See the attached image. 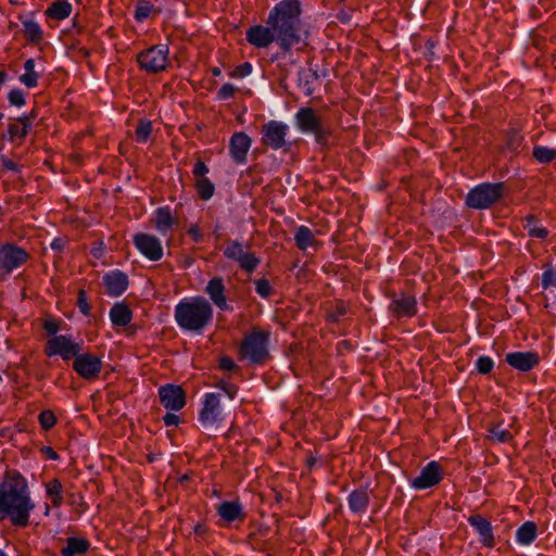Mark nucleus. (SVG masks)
<instances>
[{"instance_id": "6", "label": "nucleus", "mask_w": 556, "mask_h": 556, "mask_svg": "<svg viewBox=\"0 0 556 556\" xmlns=\"http://www.w3.org/2000/svg\"><path fill=\"white\" fill-rule=\"evenodd\" d=\"M293 123L301 134H312L318 144H326L328 130L323 126L321 119L314 109L300 108L293 116Z\"/></svg>"}, {"instance_id": "36", "label": "nucleus", "mask_w": 556, "mask_h": 556, "mask_svg": "<svg viewBox=\"0 0 556 556\" xmlns=\"http://www.w3.org/2000/svg\"><path fill=\"white\" fill-rule=\"evenodd\" d=\"M195 188L199 197L203 201H208L215 193V185L208 178L198 179L195 182Z\"/></svg>"}, {"instance_id": "14", "label": "nucleus", "mask_w": 556, "mask_h": 556, "mask_svg": "<svg viewBox=\"0 0 556 556\" xmlns=\"http://www.w3.org/2000/svg\"><path fill=\"white\" fill-rule=\"evenodd\" d=\"M103 367L101 357L91 353L80 352L73 362V369L85 380H92L99 376Z\"/></svg>"}, {"instance_id": "5", "label": "nucleus", "mask_w": 556, "mask_h": 556, "mask_svg": "<svg viewBox=\"0 0 556 556\" xmlns=\"http://www.w3.org/2000/svg\"><path fill=\"white\" fill-rule=\"evenodd\" d=\"M269 344L270 332L254 328L244 336L239 351L243 359L260 365L269 356Z\"/></svg>"}, {"instance_id": "57", "label": "nucleus", "mask_w": 556, "mask_h": 556, "mask_svg": "<svg viewBox=\"0 0 556 556\" xmlns=\"http://www.w3.org/2000/svg\"><path fill=\"white\" fill-rule=\"evenodd\" d=\"M43 329L46 332L51 336L52 338L59 336L58 332L60 331V326L58 323L53 320H47L43 325Z\"/></svg>"}, {"instance_id": "53", "label": "nucleus", "mask_w": 556, "mask_h": 556, "mask_svg": "<svg viewBox=\"0 0 556 556\" xmlns=\"http://www.w3.org/2000/svg\"><path fill=\"white\" fill-rule=\"evenodd\" d=\"M4 140L13 141L15 138L21 139V127L16 124H10L8 126V136L3 135Z\"/></svg>"}, {"instance_id": "1", "label": "nucleus", "mask_w": 556, "mask_h": 556, "mask_svg": "<svg viewBox=\"0 0 556 556\" xmlns=\"http://www.w3.org/2000/svg\"><path fill=\"white\" fill-rule=\"evenodd\" d=\"M301 14L300 0H281L269 10L266 25L256 24L247 29V41L258 49L275 42L279 49L270 55L271 63L291 56L293 46L306 43L299 29Z\"/></svg>"}, {"instance_id": "48", "label": "nucleus", "mask_w": 556, "mask_h": 556, "mask_svg": "<svg viewBox=\"0 0 556 556\" xmlns=\"http://www.w3.org/2000/svg\"><path fill=\"white\" fill-rule=\"evenodd\" d=\"M236 90H237V88L232 84H230V83L224 84L217 92V100H219V101L230 100L233 97Z\"/></svg>"}, {"instance_id": "35", "label": "nucleus", "mask_w": 556, "mask_h": 556, "mask_svg": "<svg viewBox=\"0 0 556 556\" xmlns=\"http://www.w3.org/2000/svg\"><path fill=\"white\" fill-rule=\"evenodd\" d=\"M533 157L541 164H547L556 157V150L546 146H534Z\"/></svg>"}, {"instance_id": "42", "label": "nucleus", "mask_w": 556, "mask_h": 556, "mask_svg": "<svg viewBox=\"0 0 556 556\" xmlns=\"http://www.w3.org/2000/svg\"><path fill=\"white\" fill-rule=\"evenodd\" d=\"M255 286V292L262 298V299H268L274 293V288L271 287L270 282L266 278H261L254 280Z\"/></svg>"}, {"instance_id": "10", "label": "nucleus", "mask_w": 556, "mask_h": 556, "mask_svg": "<svg viewBox=\"0 0 556 556\" xmlns=\"http://www.w3.org/2000/svg\"><path fill=\"white\" fill-rule=\"evenodd\" d=\"M248 245L239 240H232L225 248L223 254L227 260L236 262L239 267L251 274L261 263V258L247 250Z\"/></svg>"}, {"instance_id": "62", "label": "nucleus", "mask_w": 556, "mask_h": 556, "mask_svg": "<svg viewBox=\"0 0 556 556\" xmlns=\"http://www.w3.org/2000/svg\"><path fill=\"white\" fill-rule=\"evenodd\" d=\"M41 452L51 460L59 459V454L51 446H43Z\"/></svg>"}, {"instance_id": "55", "label": "nucleus", "mask_w": 556, "mask_h": 556, "mask_svg": "<svg viewBox=\"0 0 556 556\" xmlns=\"http://www.w3.org/2000/svg\"><path fill=\"white\" fill-rule=\"evenodd\" d=\"M188 235L191 237L192 241L195 243H200L203 241V232L197 225H191L189 227Z\"/></svg>"}, {"instance_id": "34", "label": "nucleus", "mask_w": 556, "mask_h": 556, "mask_svg": "<svg viewBox=\"0 0 556 556\" xmlns=\"http://www.w3.org/2000/svg\"><path fill=\"white\" fill-rule=\"evenodd\" d=\"M153 11H155V8L150 1L138 0L135 7L134 18L138 23H142Z\"/></svg>"}, {"instance_id": "31", "label": "nucleus", "mask_w": 556, "mask_h": 556, "mask_svg": "<svg viewBox=\"0 0 556 556\" xmlns=\"http://www.w3.org/2000/svg\"><path fill=\"white\" fill-rule=\"evenodd\" d=\"M47 496L51 500L53 507H60L63 504V484L59 479H52L45 484Z\"/></svg>"}, {"instance_id": "52", "label": "nucleus", "mask_w": 556, "mask_h": 556, "mask_svg": "<svg viewBox=\"0 0 556 556\" xmlns=\"http://www.w3.org/2000/svg\"><path fill=\"white\" fill-rule=\"evenodd\" d=\"M210 172V168L205 165L204 162L198 161L192 169V173L198 179L206 178L205 175Z\"/></svg>"}, {"instance_id": "39", "label": "nucleus", "mask_w": 556, "mask_h": 556, "mask_svg": "<svg viewBox=\"0 0 556 556\" xmlns=\"http://www.w3.org/2000/svg\"><path fill=\"white\" fill-rule=\"evenodd\" d=\"M152 129H153V126H152V122L147 119V118H142L139 121V124L136 128V140L137 142L139 143H146L151 134H152Z\"/></svg>"}, {"instance_id": "37", "label": "nucleus", "mask_w": 556, "mask_h": 556, "mask_svg": "<svg viewBox=\"0 0 556 556\" xmlns=\"http://www.w3.org/2000/svg\"><path fill=\"white\" fill-rule=\"evenodd\" d=\"M528 233L530 237L538 239H545L548 236V230L538 225V220L534 216L528 215L526 217Z\"/></svg>"}, {"instance_id": "50", "label": "nucleus", "mask_w": 556, "mask_h": 556, "mask_svg": "<svg viewBox=\"0 0 556 556\" xmlns=\"http://www.w3.org/2000/svg\"><path fill=\"white\" fill-rule=\"evenodd\" d=\"M253 66L250 62H244L236 67L233 76L244 78L252 74Z\"/></svg>"}, {"instance_id": "44", "label": "nucleus", "mask_w": 556, "mask_h": 556, "mask_svg": "<svg viewBox=\"0 0 556 556\" xmlns=\"http://www.w3.org/2000/svg\"><path fill=\"white\" fill-rule=\"evenodd\" d=\"M8 101L12 106L23 108L26 104L24 91L20 88L12 89L8 93Z\"/></svg>"}, {"instance_id": "25", "label": "nucleus", "mask_w": 556, "mask_h": 556, "mask_svg": "<svg viewBox=\"0 0 556 556\" xmlns=\"http://www.w3.org/2000/svg\"><path fill=\"white\" fill-rule=\"evenodd\" d=\"M348 506L354 515H363L369 505V495L366 490L355 489L348 495Z\"/></svg>"}, {"instance_id": "11", "label": "nucleus", "mask_w": 556, "mask_h": 556, "mask_svg": "<svg viewBox=\"0 0 556 556\" xmlns=\"http://www.w3.org/2000/svg\"><path fill=\"white\" fill-rule=\"evenodd\" d=\"M29 256V253L24 248L12 242H5L0 245V270L10 275L23 266Z\"/></svg>"}, {"instance_id": "30", "label": "nucleus", "mask_w": 556, "mask_h": 556, "mask_svg": "<svg viewBox=\"0 0 556 556\" xmlns=\"http://www.w3.org/2000/svg\"><path fill=\"white\" fill-rule=\"evenodd\" d=\"M72 10V4L67 0H59L50 4L46 14L53 20L62 21L71 15Z\"/></svg>"}, {"instance_id": "2", "label": "nucleus", "mask_w": 556, "mask_h": 556, "mask_svg": "<svg viewBox=\"0 0 556 556\" xmlns=\"http://www.w3.org/2000/svg\"><path fill=\"white\" fill-rule=\"evenodd\" d=\"M34 508L35 503L30 498L27 481L17 473L15 484L9 486L8 492L0 496L1 518L9 519L14 527L25 528L29 525Z\"/></svg>"}, {"instance_id": "22", "label": "nucleus", "mask_w": 556, "mask_h": 556, "mask_svg": "<svg viewBox=\"0 0 556 556\" xmlns=\"http://www.w3.org/2000/svg\"><path fill=\"white\" fill-rule=\"evenodd\" d=\"M468 523L479 534L480 542L485 547L494 546V533L492 523L482 515L475 514L468 518Z\"/></svg>"}, {"instance_id": "8", "label": "nucleus", "mask_w": 556, "mask_h": 556, "mask_svg": "<svg viewBox=\"0 0 556 556\" xmlns=\"http://www.w3.org/2000/svg\"><path fill=\"white\" fill-rule=\"evenodd\" d=\"M169 48L167 45H154L137 55L140 68L152 74L167 68Z\"/></svg>"}, {"instance_id": "4", "label": "nucleus", "mask_w": 556, "mask_h": 556, "mask_svg": "<svg viewBox=\"0 0 556 556\" xmlns=\"http://www.w3.org/2000/svg\"><path fill=\"white\" fill-rule=\"evenodd\" d=\"M504 192V182L483 181L469 189L465 197V205L468 208L485 211L498 202Z\"/></svg>"}, {"instance_id": "45", "label": "nucleus", "mask_w": 556, "mask_h": 556, "mask_svg": "<svg viewBox=\"0 0 556 556\" xmlns=\"http://www.w3.org/2000/svg\"><path fill=\"white\" fill-rule=\"evenodd\" d=\"M56 422V417L53 414V412L49 409H45L39 414V424L42 429L49 430L51 429Z\"/></svg>"}, {"instance_id": "41", "label": "nucleus", "mask_w": 556, "mask_h": 556, "mask_svg": "<svg viewBox=\"0 0 556 556\" xmlns=\"http://www.w3.org/2000/svg\"><path fill=\"white\" fill-rule=\"evenodd\" d=\"M495 363L492 357L482 355L475 362L477 371L481 375H489L494 369Z\"/></svg>"}, {"instance_id": "12", "label": "nucleus", "mask_w": 556, "mask_h": 556, "mask_svg": "<svg viewBox=\"0 0 556 556\" xmlns=\"http://www.w3.org/2000/svg\"><path fill=\"white\" fill-rule=\"evenodd\" d=\"M443 477L441 465L437 460H431L422 467L417 477L408 480V484L415 491H425L438 485Z\"/></svg>"}, {"instance_id": "7", "label": "nucleus", "mask_w": 556, "mask_h": 556, "mask_svg": "<svg viewBox=\"0 0 556 556\" xmlns=\"http://www.w3.org/2000/svg\"><path fill=\"white\" fill-rule=\"evenodd\" d=\"M290 127L282 121L270 119L262 125L261 142L271 150L289 149L291 143L287 140Z\"/></svg>"}, {"instance_id": "58", "label": "nucleus", "mask_w": 556, "mask_h": 556, "mask_svg": "<svg viewBox=\"0 0 556 556\" xmlns=\"http://www.w3.org/2000/svg\"><path fill=\"white\" fill-rule=\"evenodd\" d=\"M2 165L5 169L13 172V173L18 174L22 172V166L18 165L17 163H15L14 161H12L11 159L2 157Z\"/></svg>"}, {"instance_id": "17", "label": "nucleus", "mask_w": 556, "mask_h": 556, "mask_svg": "<svg viewBox=\"0 0 556 556\" xmlns=\"http://www.w3.org/2000/svg\"><path fill=\"white\" fill-rule=\"evenodd\" d=\"M540 355L533 351H514L505 355V362L519 372H529L540 364Z\"/></svg>"}, {"instance_id": "16", "label": "nucleus", "mask_w": 556, "mask_h": 556, "mask_svg": "<svg viewBox=\"0 0 556 556\" xmlns=\"http://www.w3.org/2000/svg\"><path fill=\"white\" fill-rule=\"evenodd\" d=\"M134 244L136 249L149 261L157 262L163 255V245L161 240L149 233H136L134 236Z\"/></svg>"}, {"instance_id": "18", "label": "nucleus", "mask_w": 556, "mask_h": 556, "mask_svg": "<svg viewBox=\"0 0 556 556\" xmlns=\"http://www.w3.org/2000/svg\"><path fill=\"white\" fill-rule=\"evenodd\" d=\"M252 146L251 137L244 131L235 132L228 144L229 155L237 165H245L248 163V153Z\"/></svg>"}, {"instance_id": "33", "label": "nucleus", "mask_w": 556, "mask_h": 556, "mask_svg": "<svg viewBox=\"0 0 556 556\" xmlns=\"http://www.w3.org/2000/svg\"><path fill=\"white\" fill-rule=\"evenodd\" d=\"M505 147L508 151L518 154V149L523 141L522 135L517 129H509L505 134Z\"/></svg>"}, {"instance_id": "9", "label": "nucleus", "mask_w": 556, "mask_h": 556, "mask_svg": "<svg viewBox=\"0 0 556 556\" xmlns=\"http://www.w3.org/2000/svg\"><path fill=\"white\" fill-rule=\"evenodd\" d=\"M84 350V341L76 342L72 336L60 334L48 340L46 344V354L50 357L61 356L63 361L76 358Z\"/></svg>"}, {"instance_id": "15", "label": "nucleus", "mask_w": 556, "mask_h": 556, "mask_svg": "<svg viewBox=\"0 0 556 556\" xmlns=\"http://www.w3.org/2000/svg\"><path fill=\"white\" fill-rule=\"evenodd\" d=\"M159 397L163 407L170 412H179L186 405V392L181 386L166 383L159 388Z\"/></svg>"}, {"instance_id": "32", "label": "nucleus", "mask_w": 556, "mask_h": 556, "mask_svg": "<svg viewBox=\"0 0 556 556\" xmlns=\"http://www.w3.org/2000/svg\"><path fill=\"white\" fill-rule=\"evenodd\" d=\"M294 241L298 249L306 251L315 242L314 233L307 226L301 225L295 230Z\"/></svg>"}, {"instance_id": "38", "label": "nucleus", "mask_w": 556, "mask_h": 556, "mask_svg": "<svg viewBox=\"0 0 556 556\" xmlns=\"http://www.w3.org/2000/svg\"><path fill=\"white\" fill-rule=\"evenodd\" d=\"M25 35L34 42L39 41L42 37V29L38 22L31 18L23 21Z\"/></svg>"}, {"instance_id": "24", "label": "nucleus", "mask_w": 556, "mask_h": 556, "mask_svg": "<svg viewBox=\"0 0 556 556\" xmlns=\"http://www.w3.org/2000/svg\"><path fill=\"white\" fill-rule=\"evenodd\" d=\"M109 317L113 326L126 327L132 319V312L124 301L116 302L111 307Z\"/></svg>"}, {"instance_id": "63", "label": "nucleus", "mask_w": 556, "mask_h": 556, "mask_svg": "<svg viewBox=\"0 0 556 556\" xmlns=\"http://www.w3.org/2000/svg\"><path fill=\"white\" fill-rule=\"evenodd\" d=\"M33 124H34V121L21 124L22 125V127H21V139H24L25 137H27L29 131L33 129Z\"/></svg>"}, {"instance_id": "59", "label": "nucleus", "mask_w": 556, "mask_h": 556, "mask_svg": "<svg viewBox=\"0 0 556 556\" xmlns=\"http://www.w3.org/2000/svg\"><path fill=\"white\" fill-rule=\"evenodd\" d=\"M65 244H66L65 239H63L62 237H55L52 239V241L50 243V248L53 251L61 253L65 249Z\"/></svg>"}, {"instance_id": "20", "label": "nucleus", "mask_w": 556, "mask_h": 556, "mask_svg": "<svg viewBox=\"0 0 556 556\" xmlns=\"http://www.w3.org/2000/svg\"><path fill=\"white\" fill-rule=\"evenodd\" d=\"M102 282L106 288V293L111 298L121 296L129 287V278L126 273L119 269H113L105 273Z\"/></svg>"}, {"instance_id": "64", "label": "nucleus", "mask_w": 556, "mask_h": 556, "mask_svg": "<svg viewBox=\"0 0 556 556\" xmlns=\"http://www.w3.org/2000/svg\"><path fill=\"white\" fill-rule=\"evenodd\" d=\"M35 66H36V63H35V60L34 59H27L25 62H24V71L25 72H28V73H37L35 71Z\"/></svg>"}, {"instance_id": "27", "label": "nucleus", "mask_w": 556, "mask_h": 556, "mask_svg": "<svg viewBox=\"0 0 556 556\" xmlns=\"http://www.w3.org/2000/svg\"><path fill=\"white\" fill-rule=\"evenodd\" d=\"M538 538V526L534 521H526L515 533V541L520 546L531 545Z\"/></svg>"}, {"instance_id": "51", "label": "nucleus", "mask_w": 556, "mask_h": 556, "mask_svg": "<svg viewBox=\"0 0 556 556\" xmlns=\"http://www.w3.org/2000/svg\"><path fill=\"white\" fill-rule=\"evenodd\" d=\"M435 46H437L435 41L431 38H429L426 41L424 52H422L426 60L432 61L435 59V52H434Z\"/></svg>"}, {"instance_id": "40", "label": "nucleus", "mask_w": 556, "mask_h": 556, "mask_svg": "<svg viewBox=\"0 0 556 556\" xmlns=\"http://www.w3.org/2000/svg\"><path fill=\"white\" fill-rule=\"evenodd\" d=\"M488 438L496 443H507L511 440L513 435L508 430L502 429L500 425H496L489 429Z\"/></svg>"}, {"instance_id": "56", "label": "nucleus", "mask_w": 556, "mask_h": 556, "mask_svg": "<svg viewBox=\"0 0 556 556\" xmlns=\"http://www.w3.org/2000/svg\"><path fill=\"white\" fill-rule=\"evenodd\" d=\"M219 367L223 370L232 371V370H235L237 368V364L229 356H223L219 359Z\"/></svg>"}, {"instance_id": "19", "label": "nucleus", "mask_w": 556, "mask_h": 556, "mask_svg": "<svg viewBox=\"0 0 556 556\" xmlns=\"http://www.w3.org/2000/svg\"><path fill=\"white\" fill-rule=\"evenodd\" d=\"M216 513L223 526H232L236 522H242L247 517L244 506L239 500L222 501L216 505Z\"/></svg>"}, {"instance_id": "47", "label": "nucleus", "mask_w": 556, "mask_h": 556, "mask_svg": "<svg viewBox=\"0 0 556 556\" xmlns=\"http://www.w3.org/2000/svg\"><path fill=\"white\" fill-rule=\"evenodd\" d=\"M348 313V307L344 303H338L336 307H333L328 313V319L333 323H338L345 314Z\"/></svg>"}, {"instance_id": "3", "label": "nucleus", "mask_w": 556, "mask_h": 556, "mask_svg": "<svg viewBox=\"0 0 556 556\" xmlns=\"http://www.w3.org/2000/svg\"><path fill=\"white\" fill-rule=\"evenodd\" d=\"M214 309L204 296L182 298L174 309V319L182 331L202 333L212 324Z\"/></svg>"}, {"instance_id": "46", "label": "nucleus", "mask_w": 556, "mask_h": 556, "mask_svg": "<svg viewBox=\"0 0 556 556\" xmlns=\"http://www.w3.org/2000/svg\"><path fill=\"white\" fill-rule=\"evenodd\" d=\"M77 306H78V309L79 312L86 316V317H89L90 314H91V306L88 302V298H87V292L83 289L79 290L78 292V298H77Z\"/></svg>"}, {"instance_id": "43", "label": "nucleus", "mask_w": 556, "mask_h": 556, "mask_svg": "<svg viewBox=\"0 0 556 556\" xmlns=\"http://www.w3.org/2000/svg\"><path fill=\"white\" fill-rule=\"evenodd\" d=\"M541 286L544 290L551 287L556 288V269L548 266L544 269L541 278Z\"/></svg>"}, {"instance_id": "21", "label": "nucleus", "mask_w": 556, "mask_h": 556, "mask_svg": "<svg viewBox=\"0 0 556 556\" xmlns=\"http://www.w3.org/2000/svg\"><path fill=\"white\" fill-rule=\"evenodd\" d=\"M204 291L213 304L220 311L231 312L233 309V307L227 302L226 287L223 277L215 276L210 279Z\"/></svg>"}, {"instance_id": "61", "label": "nucleus", "mask_w": 556, "mask_h": 556, "mask_svg": "<svg viewBox=\"0 0 556 556\" xmlns=\"http://www.w3.org/2000/svg\"><path fill=\"white\" fill-rule=\"evenodd\" d=\"M249 539L254 549L262 551L264 548V542L257 538L256 533H251Z\"/></svg>"}, {"instance_id": "49", "label": "nucleus", "mask_w": 556, "mask_h": 556, "mask_svg": "<svg viewBox=\"0 0 556 556\" xmlns=\"http://www.w3.org/2000/svg\"><path fill=\"white\" fill-rule=\"evenodd\" d=\"M38 78H39V74L38 73L25 72L24 74H22L20 76V81L24 86H26L28 89H33V88L37 87Z\"/></svg>"}, {"instance_id": "13", "label": "nucleus", "mask_w": 556, "mask_h": 556, "mask_svg": "<svg viewBox=\"0 0 556 556\" xmlns=\"http://www.w3.org/2000/svg\"><path fill=\"white\" fill-rule=\"evenodd\" d=\"M222 410L220 395L214 392L204 393L198 420L203 428H212L220 419Z\"/></svg>"}, {"instance_id": "60", "label": "nucleus", "mask_w": 556, "mask_h": 556, "mask_svg": "<svg viewBox=\"0 0 556 556\" xmlns=\"http://www.w3.org/2000/svg\"><path fill=\"white\" fill-rule=\"evenodd\" d=\"M36 118H37V112L35 110H33L30 112H25L22 115H20L18 117L13 118V119L16 121L18 124H23V123H28L30 121H35Z\"/></svg>"}, {"instance_id": "23", "label": "nucleus", "mask_w": 556, "mask_h": 556, "mask_svg": "<svg viewBox=\"0 0 556 556\" xmlns=\"http://www.w3.org/2000/svg\"><path fill=\"white\" fill-rule=\"evenodd\" d=\"M390 306L397 317H410L417 314V301L412 295L402 294L400 298H393Z\"/></svg>"}, {"instance_id": "26", "label": "nucleus", "mask_w": 556, "mask_h": 556, "mask_svg": "<svg viewBox=\"0 0 556 556\" xmlns=\"http://www.w3.org/2000/svg\"><path fill=\"white\" fill-rule=\"evenodd\" d=\"M90 542L85 538L68 536L66 545L61 549L62 556H85L90 549Z\"/></svg>"}, {"instance_id": "54", "label": "nucleus", "mask_w": 556, "mask_h": 556, "mask_svg": "<svg viewBox=\"0 0 556 556\" xmlns=\"http://www.w3.org/2000/svg\"><path fill=\"white\" fill-rule=\"evenodd\" d=\"M166 427H177L180 424V417L170 410L163 416Z\"/></svg>"}, {"instance_id": "28", "label": "nucleus", "mask_w": 556, "mask_h": 556, "mask_svg": "<svg viewBox=\"0 0 556 556\" xmlns=\"http://www.w3.org/2000/svg\"><path fill=\"white\" fill-rule=\"evenodd\" d=\"M319 78L318 72L313 68L300 67L298 71V87L301 88L306 97L314 93V83Z\"/></svg>"}, {"instance_id": "29", "label": "nucleus", "mask_w": 556, "mask_h": 556, "mask_svg": "<svg viewBox=\"0 0 556 556\" xmlns=\"http://www.w3.org/2000/svg\"><path fill=\"white\" fill-rule=\"evenodd\" d=\"M155 228L162 235L165 236L174 226L175 219L172 215L169 206H161L155 210Z\"/></svg>"}]
</instances>
